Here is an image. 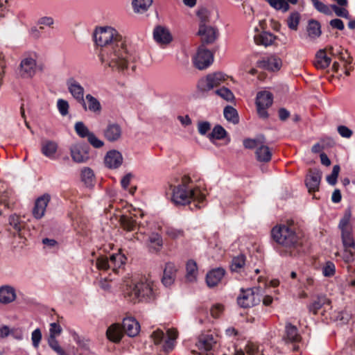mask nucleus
Here are the masks:
<instances>
[{
    "mask_svg": "<svg viewBox=\"0 0 355 355\" xmlns=\"http://www.w3.org/2000/svg\"><path fill=\"white\" fill-rule=\"evenodd\" d=\"M42 339V333L40 329H36L35 331H33L32 336H31V340L33 342V345L37 348L39 346V344Z\"/></svg>",
    "mask_w": 355,
    "mask_h": 355,
    "instance_id": "obj_62",
    "label": "nucleus"
},
{
    "mask_svg": "<svg viewBox=\"0 0 355 355\" xmlns=\"http://www.w3.org/2000/svg\"><path fill=\"white\" fill-rule=\"evenodd\" d=\"M198 35L200 37L202 45L213 43L218 37L217 29L209 24H201Z\"/></svg>",
    "mask_w": 355,
    "mask_h": 355,
    "instance_id": "obj_12",
    "label": "nucleus"
},
{
    "mask_svg": "<svg viewBox=\"0 0 355 355\" xmlns=\"http://www.w3.org/2000/svg\"><path fill=\"white\" fill-rule=\"evenodd\" d=\"M153 0H133L132 5L135 12L143 13L152 5Z\"/></svg>",
    "mask_w": 355,
    "mask_h": 355,
    "instance_id": "obj_38",
    "label": "nucleus"
},
{
    "mask_svg": "<svg viewBox=\"0 0 355 355\" xmlns=\"http://www.w3.org/2000/svg\"><path fill=\"white\" fill-rule=\"evenodd\" d=\"M225 271L222 268L210 270L206 275V282L209 288L216 286L225 275Z\"/></svg>",
    "mask_w": 355,
    "mask_h": 355,
    "instance_id": "obj_23",
    "label": "nucleus"
},
{
    "mask_svg": "<svg viewBox=\"0 0 355 355\" xmlns=\"http://www.w3.org/2000/svg\"><path fill=\"white\" fill-rule=\"evenodd\" d=\"M10 0H0V21L9 15L8 7Z\"/></svg>",
    "mask_w": 355,
    "mask_h": 355,
    "instance_id": "obj_57",
    "label": "nucleus"
},
{
    "mask_svg": "<svg viewBox=\"0 0 355 355\" xmlns=\"http://www.w3.org/2000/svg\"><path fill=\"white\" fill-rule=\"evenodd\" d=\"M257 159L260 162H268L272 157V153L270 148L261 144L255 151Z\"/></svg>",
    "mask_w": 355,
    "mask_h": 355,
    "instance_id": "obj_32",
    "label": "nucleus"
},
{
    "mask_svg": "<svg viewBox=\"0 0 355 355\" xmlns=\"http://www.w3.org/2000/svg\"><path fill=\"white\" fill-rule=\"evenodd\" d=\"M258 288H250L241 290V294L237 298L238 304L243 308H249L258 304L261 301Z\"/></svg>",
    "mask_w": 355,
    "mask_h": 355,
    "instance_id": "obj_8",
    "label": "nucleus"
},
{
    "mask_svg": "<svg viewBox=\"0 0 355 355\" xmlns=\"http://www.w3.org/2000/svg\"><path fill=\"white\" fill-rule=\"evenodd\" d=\"M214 61V54L205 46L200 45L193 58L194 66L199 70H203L209 67Z\"/></svg>",
    "mask_w": 355,
    "mask_h": 355,
    "instance_id": "obj_9",
    "label": "nucleus"
},
{
    "mask_svg": "<svg viewBox=\"0 0 355 355\" xmlns=\"http://www.w3.org/2000/svg\"><path fill=\"white\" fill-rule=\"evenodd\" d=\"M87 104V110L95 114H99L101 112L102 107L99 101L92 94H87L85 98Z\"/></svg>",
    "mask_w": 355,
    "mask_h": 355,
    "instance_id": "obj_33",
    "label": "nucleus"
},
{
    "mask_svg": "<svg viewBox=\"0 0 355 355\" xmlns=\"http://www.w3.org/2000/svg\"><path fill=\"white\" fill-rule=\"evenodd\" d=\"M28 29L31 36L34 38H37L44 31V27L41 26L40 24H31Z\"/></svg>",
    "mask_w": 355,
    "mask_h": 355,
    "instance_id": "obj_54",
    "label": "nucleus"
},
{
    "mask_svg": "<svg viewBox=\"0 0 355 355\" xmlns=\"http://www.w3.org/2000/svg\"><path fill=\"white\" fill-rule=\"evenodd\" d=\"M124 333L122 327L118 323L110 325L106 331L107 338L114 343H119Z\"/></svg>",
    "mask_w": 355,
    "mask_h": 355,
    "instance_id": "obj_25",
    "label": "nucleus"
},
{
    "mask_svg": "<svg viewBox=\"0 0 355 355\" xmlns=\"http://www.w3.org/2000/svg\"><path fill=\"white\" fill-rule=\"evenodd\" d=\"M271 234L273 240L284 248L281 252L282 255L295 257L300 254L302 240L295 233L292 223L281 224L274 227Z\"/></svg>",
    "mask_w": 355,
    "mask_h": 355,
    "instance_id": "obj_1",
    "label": "nucleus"
},
{
    "mask_svg": "<svg viewBox=\"0 0 355 355\" xmlns=\"http://www.w3.org/2000/svg\"><path fill=\"white\" fill-rule=\"evenodd\" d=\"M67 85L69 92L79 103L83 110L87 111V104L84 98V88L73 78H70L67 80Z\"/></svg>",
    "mask_w": 355,
    "mask_h": 355,
    "instance_id": "obj_11",
    "label": "nucleus"
},
{
    "mask_svg": "<svg viewBox=\"0 0 355 355\" xmlns=\"http://www.w3.org/2000/svg\"><path fill=\"white\" fill-rule=\"evenodd\" d=\"M282 66V60L275 56L263 58L257 61V67L269 71L279 70Z\"/></svg>",
    "mask_w": 355,
    "mask_h": 355,
    "instance_id": "obj_21",
    "label": "nucleus"
},
{
    "mask_svg": "<svg viewBox=\"0 0 355 355\" xmlns=\"http://www.w3.org/2000/svg\"><path fill=\"white\" fill-rule=\"evenodd\" d=\"M49 200L50 196L47 194L43 195L36 200L35 207L33 210V216L36 218H41L44 216Z\"/></svg>",
    "mask_w": 355,
    "mask_h": 355,
    "instance_id": "obj_24",
    "label": "nucleus"
},
{
    "mask_svg": "<svg viewBox=\"0 0 355 355\" xmlns=\"http://www.w3.org/2000/svg\"><path fill=\"white\" fill-rule=\"evenodd\" d=\"M125 295L134 302H136V301L150 302L155 300L157 290L152 281L143 277L139 280L135 281L130 285H127Z\"/></svg>",
    "mask_w": 355,
    "mask_h": 355,
    "instance_id": "obj_3",
    "label": "nucleus"
},
{
    "mask_svg": "<svg viewBox=\"0 0 355 355\" xmlns=\"http://www.w3.org/2000/svg\"><path fill=\"white\" fill-rule=\"evenodd\" d=\"M216 343V340L212 334H203L199 336L196 346L202 354L210 352Z\"/></svg>",
    "mask_w": 355,
    "mask_h": 355,
    "instance_id": "obj_19",
    "label": "nucleus"
},
{
    "mask_svg": "<svg viewBox=\"0 0 355 355\" xmlns=\"http://www.w3.org/2000/svg\"><path fill=\"white\" fill-rule=\"evenodd\" d=\"M74 129L77 135L82 138L88 137L92 133L82 121L77 122L75 124Z\"/></svg>",
    "mask_w": 355,
    "mask_h": 355,
    "instance_id": "obj_47",
    "label": "nucleus"
},
{
    "mask_svg": "<svg viewBox=\"0 0 355 355\" xmlns=\"http://www.w3.org/2000/svg\"><path fill=\"white\" fill-rule=\"evenodd\" d=\"M185 279L187 282L193 283L196 282L198 275V266L195 261L190 259L186 264Z\"/></svg>",
    "mask_w": 355,
    "mask_h": 355,
    "instance_id": "obj_31",
    "label": "nucleus"
},
{
    "mask_svg": "<svg viewBox=\"0 0 355 355\" xmlns=\"http://www.w3.org/2000/svg\"><path fill=\"white\" fill-rule=\"evenodd\" d=\"M121 327L123 329V333L130 337H134L137 336L139 334L140 329V325L139 322L132 318L123 319Z\"/></svg>",
    "mask_w": 355,
    "mask_h": 355,
    "instance_id": "obj_20",
    "label": "nucleus"
},
{
    "mask_svg": "<svg viewBox=\"0 0 355 355\" xmlns=\"http://www.w3.org/2000/svg\"><path fill=\"white\" fill-rule=\"evenodd\" d=\"M122 135V128L116 123H109L103 130L104 137L110 142L119 140Z\"/></svg>",
    "mask_w": 355,
    "mask_h": 355,
    "instance_id": "obj_18",
    "label": "nucleus"
},
{
    "mask_svg": "<svg viewBox=\"0 0 355 355\" xmlns=\"http://www.w3.org/2000/svg\"><path fill=\"white\" fill-rule=\"evenodd\" d=\"M215 93L227 101H232L234 99V96L231 90L225 87L216 89Z\"/></svg>",
    "mask_w": 355,
    "mask_h": 355,
    "instance_id": "obj_52",
    "label": "nucleus"
},
{
    "mask_svg": "<svg viewBox=\"0 0 355 355\" xmlns=\"http://www.w3.org/2000/svg\"><path fill=\"white\" fill-rule=\"evenodd\" d=\"M70 151L75 162L83 163L89 159V146L85 144H76L71 146Z\"/></svg>",
    "mask_w": 355,
    "mask_h": 355,
    "instance_id": "obj_15",
    "label": "nucleus"
},
{
    "mask_svg": "<svg viewBox=\"0 0 355 355\" xmlns=\"http://www.w3.org/2000/svg\"><path fill=\"white\" fill-rule=\"evenodd\" d=\"M94 173L89 168H85L83 169L81 173L82 181L85 183L87 187L92 186L94 180Z\"/></svg>",
    "mask_w": 355,
    "mask_h": 355,
    "instance_id": "obj_44",
    "label": "nucleus"
},
{
    "mask_svg": "<svg viewBox=\"0 0 355 355\" xmlns=\"http://www.w3.org/2000/svg\"><path fill=\"white\" fill-rule=\"evenodd\" d=\"M285 336L284 338L286 341L291 343H297L300 341L301 336L298 334L297 327L291 323H286L285 327Z\"/></svg>",
    "mask_w": 355,
    "mask_h": 355,
    "instance_id": "obj_30",
    "label": "nucleus"
},
{
    "mask_svg": "<svg viewBox=\"0 0 355 355\" xmlns=\"http://www.w3.org/2000/svg\"><path fill=\"white\" fill-rule=\"evenodd\" d=\"M351 218V211L349 209L345 211V214L343 216V218L340 220L339 223V228L340 229L341 232H343V230H351V228L348 226V224L349 223Z\"/></svg>",
    "mask_w": 355,
    "mask_h": 355,
    "instance_id": "obj_55",
    "label": "nucleus"
},
{
    "mask_svg": "<svg viewBox=\"0 0 355 355\" xmlns=\"http://www.w3.org/2000/svg\"><path fill=\"white\" fill-rule=\"evenodd\" d=\"M120 226L127 232H132L137 230V223L132 216L122 215L119 219Z\"/></svg>",
    "mask_w": 355,
    "mask_h": 355,
    "instance_id": "obj_34",
    "label": "nucleus"
},
{
    "mask_svg": "<svg viewBox=\"0 0 355 355\" xmlns=\"http://www.w3.org/2000/svg\"><path fill=\"white\" fill-rule=\"evenodd\" d=\"M307 36L311 40H315L320 36L322 31L320 24H308L306 27Z\"/></svg>",
    "mask_w": 355,
    "mask_h": 355,
    "instance_id": "obj_41",
    "label": "nucleus"
},
{
    "mask_svg": "<svg viewBox=\"0 0 355 355\" xmlns=\"http://www.w3.org/2000/svg\"><path fill=\"white\" fill-rule=\"evenodd\" d=\"M337 130L339 135L344 138H350L353 135V131L343 125L338 126Z\"/></svg>",
    "mask_w": 355,
    "mask_h": 355,
    "instance_id": "obj_61",
    "label": "nucleus"
},
{
    "mask_svg": "<svg viewBox=\"0 0 355 355\" xmlns=\"http://www.w3.org/2000/svg\"><path fill=\"white\" fill-rule=\"evenodd\" d=\"M36 71V61L31 57L24 58L19 66V74L23 78H31Z\"/></svg>",
    "mask_w": 355,
    "mask_h": 355,
    "instance_id": "obj_17",
    "label": "nucleus"
},
{
    "mask_svg": "<svg viewBox=\"0 0 355 355\" xmlns=\"http://www.w3.org/2000/svg\"><path fill=\"white\" fill-rule=\"evenodd\" d=\"M9 224L18 233L24 227V223L21 220L19 216L16 214L10 216Z\"/></svg>",
    "mask_w": 355,
    "mask_h": 355,
    "instance_id": "obj_49",
    "label": "nucleus"
},
{
    "mask_svg": "<svg viewBox=\"0 0 355 355\" xmlns=\"http://www.w3.org/2000/svg\"><path fill=\"white\" fill-rule=\"evenodd\" d=\"M99 56L110 68L122 71L128 67V51L123 42L101 49Z\"/></svg>",
    "mask_w": 355,
    "mask_h": 355,
    "instance_id": "obj_2",
    "label": "nucleus"
},
{
    "mask_svg": "<svg viewBox=\"0 0 355 355\" xmlns=\"http://www.w3.org/2000/svg\"><path fill=\"white\" fill-rule=\"evenodd\" d=\"M96 266L100 270L113 269V263L111 262V257H110V259L103 256L98 257L96 260Z\"/></svg>",
    "mask_w": 355,
    "mask_h": 355,
    "instance_id": "obj_50",
    "label": "nucleus"
},
{
    "mask_svg": "<svg viewBox=\"0 0 355 355\" xmlns=\"http://www.w3.org/2000/svg\"><path fill=\"white\" fill-rule=\"evenodd\" d=\"M268 4L276 10L286 12L289 9V5L286 0H265Z\"/></svg>",
    "mask_w": 355,
    "mask_h": 355,
    "instance_id": "obj_45",
    "label": "nucleus"
},
{
    "mask_svg": "<svg viewBox=\"0 0 355 355\" xmlns=\"http://www.w3.org/2000/svg\"><path fill=\"white\" fill-rule=\"evenodd\" d=\"M16 298L15 291L10 286H3L0 287V302L8 304L13 302Z\"/></svg>",
    "mask_w": 355,
    "mask_h": 355,
    "instance_id": "obj_29",
    "label": "nucleus"
},
{
    "mask_svg": "<svg viewBox=\"0 0 355 355\" xmlns=\"http://www.w3.org/2000/svg\"><path fill=\"white\" fill-rule=\"evenodd\" d=\"M87 139L89 144L94 148H99L104 145L103 141L98 139L93 132L89 135V136L87 137Z\"/></svg>",
    "mask_w": 355,
    "mask_h": 355,
    "instance_id": "obj_63",
    "label": "nucleus"
},
{
    "mask_svg": "<svg viewBox=\"0 0 355 355\" xmlns=\"http://www.w3.org/2000/svg\"><path fill=\"white\" fill-rule=\"evenodd\" d=\"M48 344L49 347L55 351L59 355H69L64 352V350L60 347L58 341L53 336H49L48 338Z\"/></svg>",
    "mask_w": 355,
    "mask_h": 355,
    "instance_id": "obj_46",
    "label": "nucleus"
},
{
    "mask_svg": "<svg viewBox=\"0 0 355 355\" xmlns=\"http://www.w3.org/2000/svg\"><path fill=\"white\" fill-rule=\"evenodd\" d=\"M245 257L243 254H239L232 259L230 268L232 271L236 272L245 265Z\"/></svg>",
    "mask_w": 355,
    "mask_h": 355,
    "instance_id": "obj_48",
    "label": "nucleus"
},
{
    "mask_svg": "<svg viewBox=\"0 0 355 355\" xmlns=\"http://www.w3.org/2000/svg\"><path fill=\"white\" fill-rule=\"evenodd\" d=\"M272 104V94L267 91L260 92L256 98L257 110L259 116L262 119H267L268 114L267 109Z\"/></svg>",
    "mask_w": 355,
    "mask_h": 355,
    "instance_id": "obj_10",
    "label": "nucleus"
},
{
    "mask_svg": "<svg viewBox=\"0 0 355 355\" xmlns=\"http://www.w3.org/2000/svg\"><path fill=\"white\" fill-rule=\"evenodd\" d=\"M111 262L113 263V270L116 271L117 268H119L123 266L126 260V257L121 254H115L110 256Z\"/></svg>",
    "mask_w": 355,
    "mask_h": 355,
    "instance_id": "obj_51",
    "label": "nucleus"
},
{
    "mask_svg": "<svg viewBox=\"0 0 355 355\" xmlns=\"http://www.w3.org/2000/svg\"><path fill=\"white\" fill-rule=\"evenodd\" d=\"M225 118L234 124H237L239 121L238 112L233 107L227 105L223 111Z\"/></svg>",
    "mask_w": 355,
    "mask_h": 355,
    "instance_id": "obj_39",
    "label": "nucleus"
},
{
    "mask_svg": "<svg viewBox=\"0 0 355 355\" xmlns=\"http://www.w3.org/2000/svg\"><path fill=\"white\" fill-rule=\"evenodd\" d=\"M322 178V173L316 168L309 169L305 179V184L309 193L319 190V186Z\"/></svg>",
    "mask_w": 355,
    "mask_h": 355,
    "instance_id": "obj_16",
    "label": "nucleus"
},
{
    "mask_svg": "<svg viewBox=\"0 0 355 355\" xmlns=\"http://www.w3.org/2000/svg\"><path fill=\"white\" fill-rule=\"evenodd\" d=\"M122 162V155L116 150L109 151L105 157V164L110 168H116L121 165Z\"/></svg>",
    "mask_w": 355,
    "mask_h": 355,
    "instance_id": "obj_22",
    "label": "nucleus"
},
{
    "mask_svg": "<svg viewBox=\"0 0 355 355\" xmlns=\"http://www.w3.org/2000/svg\"><path fill=\"white\" fill-rule=\"evenodd\" d=\"M227 135L226 130L220 125H216L212 132L208 135V138L213 141L214 139H223Z\"/></svg>",
    "mask_w": 355,
    "mask_h": 355,
    "instance_id": "obj_42",
    "label": "nucleus"
},
{
    "mask_svg": "<svg viewBox=\"0 0 355 355\" xmlns=\"http://www.w3.org/2000/svg\"><path fill=\"white\" fill-rule=\"evenodd\" d=\"M322 273L325 277H331L335 273V266L331 261H327L323 267Z\"/></svg>",
    "mask_w": 355,
    "mask_h": 355,
    "instance_id": "obj_60",
    "label": "nucleus"
},
{
    "mask_svg": "<svg viewBox=\"0 0 355 355\" xmlns=\"http://www.w3.org/2000/svg\"><path fill=\"white\" fill-rule=\"evenodd\" d=\"M254 40L258 45L268 46L272 43L275 37L272 34L264 31L263 24H259L254 27Z\"/></svg>",
    "mask_w": 355,
    "mask_h": 355,
    "instance_id": "obj_14",
    "label": "nucleus"
},
{
    "mask_svg": "<svg viewBox=\"0 0 355 355\" xmlns=\"http://www.w3.org/2000/svg\"><path fill=\"white\" fill-rule=\"evenodd\" d=\"M175 189L176 187L175 185L170 184L168 185V188L166 190V196L175 205H178V200L175 196Z\"/></svg>",
    "mask_w": 355,
    "mask_h": 355,
    "instance_id": "obj_58",
    "label": "nucleus"
},
{
    "mask_svg": "<svg viewBox=\"0 0 355 355\" xmlns=\"http://www.w3.org/2000/svg\"><path fill=\"white\" fill-rule=\"evenodd\" d=\"M330 302V300L326 296L320 295L309 306V310L314 314H317L319 309L324 305L329 306Z\"/></svg>",
    "mask_w": 355,
    "mask_h": 355,
    "instance_id": "obj_36",
    "label": "nucleus"
},
{
    "mask_svg": "<svg viewBox=\"0 0 355 355\" xmlns=\"http://www.w3.org/2000/svg\"><path fill=\"white\" fill-rule=\"evenodd\" d=\"M163 245L162 236L157 233H152L148 238V248L150 250L158 252Z\"/></svg>",
    "mask_w": 355,
    "mask_h": 355,
    "instance_id": "obj_37",
    "label": "nucleus"
},
{
    "mask_svg": "<svg viewBox=\"0 0 355 355\" xmlns=\"http://www.w3.org/2000/svg\"><path fill=\"white\" fill-rule=\"evenodd\" d=\"M331 61V59L327 55L325 50L320 49L315 54L313 64L318 69H324L329 66Z\"/></svg>",
    "mask_w": 355,
    "mask_h": 355,
    "instance_id": "obj_26",
    "label": "nucleus"
},
{
    "mask_svg": "<svg viewBox=\"0 0 355 355\" xmlns=\"http://www.w3.org/2000/svg\"><path fill=\"white\" fill-rule=\"evenodd\" d=\"M94 38L96 44L102 49L123 42L122 37L117 31L107 25L97 26L94 32Z\"/></svg>",
    "mask_w": 355,
    "mask_h": 355,
    "instance_id": "obj_4",
    "label": "nucleus"
},
{
    "mask_svg": "<svg viewBox=\"0 0 355 355\" xmlns=\"http://www.w3.org/2000/svg\"><path fill=\"white\" fill-rule=\"evenodd\" d=\"M176 268L173 263H168L166 265L162 277V283L166 286H169L173 284L176 277Z\"/></svg>",
    "mask_w": 355,
    "mask_h": 355,
    "instance_id": "obj_27",
    "label": "nucleus"
},
{
    "mask_svg": "<svg viewBox=\"0 0 355 355\" xmlns=\"http://www.w3.org/2000/svg\"><path fill=\"white\" fill-rule=\"evenodd\" d=\"M153 40L161 47H165L173 40L170 31L165 26L157 25L153 32Z\"/></svg>",
    "mask_w": 355,
    "mask_h": 355,
    "instance_id": "obj_13",
    "label": "nucleus"
},
{
    "mask_svg": "<svg viewBox=\"0 0 355 355\" xmlns=\"http://www.w3.org/2000/svg\"><path fill=\"white\" fill-rule=\"evenodd\" d=\"M58 150V144L51 140L45 139L41 143V151L46 157L53 159Z\"/></svg>",
    "mask_w": 355,
    "mask_h": 355,
    "instance_id": "obj_28",
    "label": "nucleus"
},
{
    "mask_svg": "<svg viewBox=\"0 0 355 355\" xmlns=\"http://www.w3.org/2000/svg\"><path fill=\"white\" fill-rule=\"evenodd\" d=\"M315 8L320 12L324 13L326 15L331 14V6H327L323 3L320 2L319 0L315 2L314 4Z\"/></svg>",
    "mask_w": 355,
    "mask_h": 355,
    "instance_id": "obj_64",
    "label": "nucleus"
},
{
    "mask_svg": "<svg viewBox=\"0 0 355 355\" xmlns=\"http://www.w3.org/2000/svg\"><path fill=\"white\" fill-rule=\"evenodd\" d=\"M58 108L62 116H66L69 112V103L67 101L59 99L57 103Z\"/></svg>",
    "mask_w": 355,
    "mask_h": 355,
    "instance_id": "obj_59",
    "label": "nucleus"
},
{
    "mask_svg": "<svg viewBox=\"0 0 355 355\" xmlns=\"http://www.w3.org/2000/svg\"><path fill=\"white\" fill-rule=\"evenodd\" d=\"M197 17L201 22H206L214 20V16L215 13L214 11L211 12L206 8H200L197 11Z\"/></svg>",
    "mask_w": 355,
    "mask_h": 355,
    "instance_id": "obj_43",
    "label": "nucleus"
},
{
    "mask_svg": "<svg viewBox=\"0 0 355 355\" xmlns=\"http://www.w3.org/2000/svg\"><path fill=\"white\" fill-rule=\"evenodd\" d=\"M191 178L184 175L182 178L181 185H179V205H189L192 200L202 202L205 196L201 193L198 189H195L190 185Z\"/></svg>",
    "mask_w": 355,
    "mask_h": 355,
    "instance_id": "obj_5",
    "label": "nucleus"
},
{
    "mask_svg": "<svg viewBox=\"0 0 355 355\" xmlns=\"http://www.w3.org/2000/svg\"><path fill=\"white\" fill-rule=\"evenodd\" d=\"M227 75L222 72L209 73L198 80L197 83L198 91L202 94L207 93L222 84L227 79Z\"/></svg>",
    "mask_w": 355,
    "mask_h": 355,
    "instance_id": "obj_7",
    "label": "nucleus"
},
{
    "mask_svg": "<svg viewBox=\"0 0 355 355\" xmlns=\"http://www.w3.org/2000/svg\"><path fill=\"white\" fill-rule=\"evenodd\" d=\"M340 169L338 165L334 166L331 174L327 177V181L329 184L334 185L336 184Z\"/></svg>",
    "mask_w": 355,
    "mask_h": 355,
    "instance_id": "obj_56",
    "label": "nucleus"
},
{
    "mask_svg": "<svg viewBox=\"0 0 355 355\" xmlns=\"http://www.w3.org/2000/svg\"><path fill=\"white\" fill-rule=\"evenodd\" d=\"M155 345H158L163 342L162 348L164 352L168 353L171 352L176 343L177 331L174 328H168L166 334L159 329H157L151 335Z\"/></svg>",
    "mask_w": 355,
    "mask_h": 355,
    "instance_id": "obj_6",
    "label": "nucleus"
},
{
    "mask_svg": "<svg viewBox=\"0 0 355 355\" xmlns=\"http://www.w3.org/2000/svg\"><path fill=\"white\" fill-rule=\"evenodd\" d=\"M341 238L343 246L345 251H348V249L355 248V241L353 238L352 230H343L341 232Z\"/></svg>",
    "mask_w": 355,
    "mask_h": 355,
    "instance_id": "obj_35",
    "label": "nucleus"
},
{
    "mask_svg": "<svg viewBox=\"0 0 355 355\" xmlns=\"http://www.w3.org/2000/svg\"><path fill=\"white\" fill-rule=\"evenodd\" d=\"M331 12H334L338 17H343L346 19H349V12L343 7H339L336 5L331 6Z\"/></svg>",
    "mask_w": 355,
    "mask_h": 355,
    "instance_id": "obj_53",
    "label": "nucleus"
},
{
    "mask_svg": "<svg viewBox=\"0 0 355 355\" xmlns=\"http://www.w3.org/2000/svg\"><path fill=\"white\" fill-rule=\"evenodd\" d=\"M266 143V138L263 135H259L255 139H245L243 141V146L245 148L252 149L258 148L260 144Z\"/></svg>",
    "mask_w": 355,
    "mask_h": 355,
    "instance_id": "obj_40",
    "label": "nucleus"
}]
</instances>
